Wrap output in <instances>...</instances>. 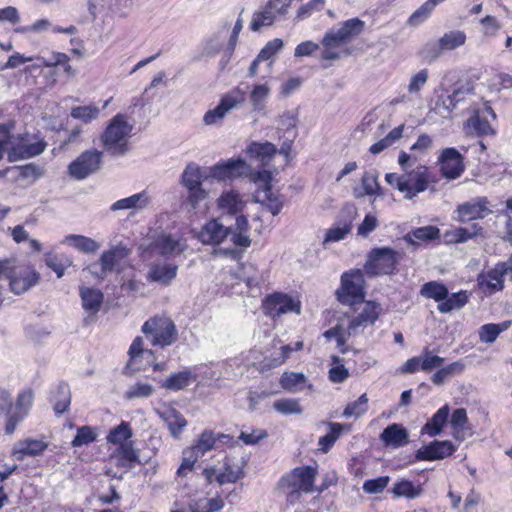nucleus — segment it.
I'll use <instances>...</instances> for the list:
<instances>
[{"instance_id": "f257e3e1", "label": "nucleus", "mask_w": 512, "mask_h": 512, "mask_svg": "<svg viewBox=\"0 0 512 512\" xmlns=\"http://www.w3.org/2000/svg\"><path fill=\"white\" fill-rule=\"evenodd\" d=\"M385 181L398 190L406 200H412L436 183L435 176L426 165H417L411 170H405L402 174L387 173Z\"/></svg>"}, {"instance_id": "f03ea898", "label": "nucleus", "mask_w": 512, "mask_h": 512, "mask_svg": "<svg viewBox=\"0 0 512 512\" xmlns=\"http://www.w3.org/2000/svg\"><path fill=\"white\" fill-rule=\"evenodd\" d=\"M133 127L126 114L118 113L113 116L100 135L103 149L113 156L124 155L129 150V138Z\"/></svg>"}, {"instance_id": "7ed1b4c3", "label": "nucleus", "mask_w": 512, "mask_h": 512, "mask_svg": "<svg viewBox=\"0 0 512 512\" xmlns=\"http://www.w3.org/2000/svg\"><path fill=\"white\" fill-rule=\"evenodd\" d=\"M364 27V21L359 18H351L342 22L338 28L328 30L322 40L321 58L324 60L340 58L339 48L360 35Z\"/></svg>"}, {"instance_id": "20e7f679", "label": "nucleus", "mask_w": 512, "mask_h": 512, "mask_svg": "<svg viewBox=\"0 0 512 512\" xmlns=\"http://www.w3.org/2000/svg\"><path fill=\"white\" fill-rule=\"evenodd\" d=\"M316 470L310 466L296 467L281 477L278 489L285 494L290 501L298 499L301 493H312Z\"/></svg>"}, {"instance_id": "39448f33", "label": "nucleus", "mask_w": 512, "mask_h": 512, "mask_svg": "<svg viewBox=\"0 0 512 512\" xmlns=\"http://www.w3.org/2000/svg\"><path fill=\"white\" fill-rule=\"evenodd\" d=\"M141 331L153 346H171L178 340V330L174 321L167 316H153L147 319Z\"/></svg>"}, {"instance_id": "423d86ee", "label": "nucleus", "mask_w": 512, "mask_h": 512, "mask_svg": "<svg viewBox=\"0 0 512 512\" xmlns=\"http://www.w3.org/2000/svg\"><path fill=\"white\" fill-rule=\"evenodd\" d=\"M339 302L353 305L364 299V277L361 270H351L341 276V286L336 291Z\"/></svg>"}, {"instance_id": "0eeeda50", "label": "nucleus", "mask_w": 512, "mask_h": 512, "mask_svg": "<svg viewBox=\"0 0 512 512\" xmlns=\"http://www.w3.org/2000/svg\"><path fill=\"white\" fill-rule=\"evenodd\" d=\"M293 0H269L262 10L253 14L250 22L252 31L271 26L276 20L287 15Z\"/></svg>"}, {"instance_id": "6e6552de", "label": "nucleus", "mask_w": 512, "mask_h": 512, "mask_svg": "<svg viewBox=\"0 0 512 512\" xmlns=\"http://www.w3.org/2000/svg\"><path fill=\"white\" fill-rule=\"evenodd\" d=\"M398 263V253L389 247L373 249L364 266L367 274L383 275L392 273Z\"/></svg>"}, {"instance_id": "1a4fd4ad", "label": "nucleus", "mask_w": 512, "mask_h": 512, "mask_svg": "<svg viewBox=\"0 0 512 512\" xmlns=\"http://www.w3.org/2000/svg\"><path fill=\"white\" fill-rule=\"evenodd\" d=\"M102 163V152L92 149L81 153L68 166L69 175L76 180H83L97 172Z\"/></svg>"}, {"instance_id": "9d476101", "label": "nucleus", "mask_w": 512, "mask_h": 512, "mask_svg": "<svg viewBox=\"0 0 512 512\" xmlns=\"http://www.w3.org/2000/svg\"><path fill=\"white\" fill-rule=\"evenodd\" d=\"M244 101L245 93L243 91L240 89L231 91L221 98L217 107L205 113L203 118L204 123L206 125L220 124L227 113L243 104Z\"/></svg>"}, {"instance_id": "9b49d317", "label": "nucleus", "mask_w": 512, "mask_h": 512, "mask_svg": "<svg viewBox=\"0 0 512 512\" xmlns=\"http://www.w3.org/2000/svg\"><path fill=\"white\" fill-rule=\"evenodd\" d=\"M490 202L486 197H475L459 204L454 211V219L460 223L484 219L492 213Z\"/></svg>"}, {"instance_id": "f8f14e48", "label": "nucleus", "mask_w": 512, "mask_h": 512, "mask_svg": "<svg viewBox=\"0 0 512 512\" xmlns=\"http://www.w3.org/2000/svg\"><path fill=\"white\" fill-rule=\"evenodd\" d=\"M34 399L31 389H26L18 394L16 404L10 405L6 414L5 432L13 434L18 423L28 414Z\"/></svg>"}, {"instance_id": "ddd939ff", "label": "nucleus", "mask_w": 512, "mask_h": 512, "mask_svg": "<svg viewBox=\"0 0 512 512\" xmlns=\"http://www.w3.org/2000/svg\"><path fill=\"white\" fill-rule=\"evenodd\" d=\"M250 172V165L241 158H230L227 161L212 166L209 170V177L226 181L240 177H247Z\"/></svg>"}, {"instance_id": "4468645a", "label": "nucleus", "mask_w": 512, "mask_h": 512, "mask_svg": "<svg viewBox=\"0 0 512 512\" xmlns=\"http://www.w3.org/2000/svg\"><path fill=\"white\" fill-rule=\"evenodd\" d=\"M8 142L7 156L10 162L37 156L45 149L43 141L29 142L28 139H15L6 135Z\"/></svg>"}, {"instance_id": "2eb2a0df", "label": "nucleus", "mask_w": 512, "mask_h": 512, "mask_svg": "<svg viewBox=\"0 0 512 512\" xmlns=\"http://www.w3.org/2000/svg\"><path fill=\"white\" fill-rule=\"evenodd\" d=\"M466 42V35L463 31L454 30L445 33L438 41V43H432L426 45L422 51V55L425 59L433 61L439 57L442 51L454 50Z\"/></svg>"}, {"instance_id": "dca6fc26", "label": "nucleus", "mask_w": 512, "mask_h": 512, "mask_svg": "<svg viewBox=\"0 0 512 512\" xmlns=\"http://www.w3.org/2000/svg\"><path fill=\"white\" fill-rule=\"evenodd\" d=\"M178 265L166 259L157 258L148 264L146 279L150 283L168 286L177 277Z\"/></svg>"}, {"instance_id": "f3484780", "label": "nucleus", "mask_w": 512, "mask_h": 512, "mask_svg": "<svg viewBox=\"0 0 512 512\" xmlns=\"http://www.w3.org/2000/svg\"><path fill=\"white\" fill-rule=\"evenodd\" d=\"M300 307V302L298 300L282 293L269 295L264 301L265 313L272 318L279 317L290 312L299 314Z\"/></svg>"}, {"instance_id": "a211bd4d", "label": "nucleus", "mask_w": 512, "mask_h": 512, "mask_svg": "<svg viewBox=\"0 0 512 512\" xmlns=\"http://www.w3.org/2000/svg\"><path fill=\"white\" fill-rule=\"evenodd\" d=\"M186 240L178 235L162 234L151 245V254L170 257L181 254L187 249Z\"/></svg>"}, {"instance_id": "6ab92c4d", "label": "nucleus", "mask_w": 512, "mask_h": 512, "mask_svg": "<svg viewBox=\"0 0 512 512\" xmlns=\"http://www.w3.org/2000/svg\"><path fill=\"white\" fill-rule=\"evenodd\" d=\"M39 279L40 275L33 267L19 264L9 280L10 289L16 295L23 294L35 286Z\"/></svg>"}, {"instance_id": "aec40b11", "label": "nucleus", "mask_w": 512, "mask_h": 512, "mask_svg": "<svg viewBox=\"0 0 512 512\" xmlns=\"http://www.w3.org/2000/svg\"><path fill=\"white\" fill-rule=\"evenodd\" d=\"M438 164L440 172L446 179H456L464 171L462 155L455 148H445L442 150Z\"/></svg>"}, {"instance_id": "412c9836", "label": "nucleus", "mask_w": 512, "mask_h": 512, "mask_svg": "<svg viewBox=\"0 0 512 512\" xmlns=\"http://www.w3.org/2000/svg\"><path fill=\"white\" fill-rule=\"evenodd\" d=\"M512 269L510 262L497 264L493 269L481 273L478 277L480 288L486 293H494L503 289L504 275Z\"/></svg>"}, {"instance_id": "4be33fe9", "label": "nucleus", "mask_w": 512, "mask_h": 512, "mask_svg": "<svg viewBox=\"0 0 512 512\" xmlns=\"http://www.w3.org/2000/svg\"><path fill=\"white\" fill-rule=\"evenodd\" d=\"M205 373L198 367H187L178 372L172 373L161 384L167 390L180 391L186 389L193 382H200Z\"/></svg>"}, {"instance_id": "5701e85b", "label": "nucleus", "mask_w": 512, "mask_h": 512, "mask_svg": "<svg viewBox=\"0 0 512 512\" xmlns=\"http://www.w3.org/2000/svg\"><path fill=\"white\" fill-rule=\"evenodd\" d=\"M48 443L41 439L23 438L14 443L10 456L14 461H23L26 457H36L44 453Z\"/></svg>"}, {"instance_id": "b1692460", "label": "nucleus", "mask_w": 512, "mask_h": 512, "mask_svg": "<svg viewBox=\"0 0 512 512\" xmlns=\"http://www.w3.org/2000/svg\"><path fill=\"white\" fill-rule=\"evenodd\" d=\"M380 313V307L375 302H367L362 310L348 322V333L357 335L366 327L373 325Z\"/></svg>"}, {"instance_id": "393cba45", "label": "nucleus", "mask_w": 512, "mask_h": 512, "mask_svg": "<svg viewBox=\"0 0 512 512\" xmlns=\"http://www.w3.org/2000/svg\"><path fill=\"white\" fill-rule=\"evenodd\" d=\"M230 234V229L216 219L208 221L198 234L199 241L204 245L217 246L223 243Z\"/></svg>"}, {"instance_id": "a878e982", "label": "nucleus", "mask_w": 512, "mask_h": 512, "mask_svg": "<svg viewBox=\"0 0 512 512\" xmlns=\"http://www.w3.org/2000/svg\"><path fill=\"white\" fill-rule=\"evenodd\" d=\"M130 253L131 251L128 248L121 245L105 251L100 257L102 271H120L125 265H127Z\"/></svg>"}, {"instance_id": "bb28decb", "label": "nucleus", "mask_w": 512, "mask_h": 512, "mask_svg": "<svg viewBox=\"0 0 512 512\" xmlns=\"http://www.w3.org/2000/svg\"><path fill=\"white\" fill-rule=\"evenodd\" d=\"M456 450L452 442L445 441H433L428 445L421 447L416 452V458L418 460L434 461L441 460L450 456Z\"/></svg>"}, {"instance_id": "cd10ccee", "label": "nucleus", "mask_w": 512, "mask_h": 512, "mask_svg": "<svg viewBox=\"0 0 512 512\" xmlns=\"http://www.w3.org/2000/svg\"><path fill=\"white\" fill-rule=\"evenodd\" d=\"M489 118L495 119L496 115L491 107L485 106L468 119L467 128L477 135H489L493 132Z\"/></svg>"}, {"instance_id": "c85d7f7f", "label": "nucleus", "mask_w": 512, "mask_h": 512, "mask_svg": "<svg viewBox=\"0 0 512 512\" xmlns=\"http://www.w3.org/2000/svg\"><path fill=\"white\" fill-rule=\"evenodd\" d=\"M394 499L405 498L408 500L417 499L422 496L424 489L421 483L413 482L405 478L394 482L391 489L388 490Z\"/></svg>"}, {"instance_id": "c756f323", "label": "nucleus", "mask_w": 512, "mask_h": 512, "mask_svg": "<svg viewBox=\"0 0 512 512\" xmlns=\"http://www.w3.org/2000/svg\"><path fill=\"white\" fill-rule=\"evenodd\" d=\"M151 203V197L146 190H143L139 193L133 194L129 197L122 198L114 202L110 210L118 211V210H134L141 211L146 209Z\"/></svg>"}, {"instance_id": "7c9ffc66", "label": "nucleus", "mask_w": 512, "mask_h": 512, "mask_svg": "<svg viewBox=\"0 0 512 512\" xmlns=\"http://www.w3.org/2000/svg\"><path fill=\"white\" fill-rule=\"evenodd\" d=\"M217 206L222 212L233 215L245 208L246 201L239 192L230 189L220 195L217 200Z\"/></svg>"}, {"instance_id": "2f4dec72", "label": "nucleus", "mask_w": 512, "mask_h": 512, "mask_svg": "<svg viewBox=\"0 0 512 512\" xmlns=\"http://www.w3.org/2000/svg\"><path fill=\"white\" fill-rule=\"evenodd\" d=\"M138 457L133 443H129L116 447L110 455V461L117 467L130 469L138 462Z\"/></svg>"}, {"instance_id": "473e14b6", "label": "nucleus", "mask_w": 512, "mask_h": 512, "mask_svg": "<svg viewBox=\"0 0 512 512\" xmlns=\"http://www.w3.org/2000/svg\"><path fill=\"white\" fill-rule=\"evenodd\" d=\"M257 203L263 205L272 215H278L283 208L284 198L278 192L269 189H257L254 194Z\"/></svg>"}, {"instance_id": "72a5a7b5", "label": "nucleus", "mask_w": 512, "mask_h": 512, "mask_svg": "<svg viewBox=\"0 0 512 512\" xmlns=\"http://www.w3.org/2000/svg\"><path fill=\"white\" fill-rule=\"evenodd\" d=\"M229 229V237L235 247L247 248L251 245V239L249 236L250 225L245 216H238L236 218L234 228Z\"/></svg>"}, {"instance_id": "f704fd0d", "label": "nucleus", "mask_w": 512, "mask_h": 512, "mask_svg": "<svg viewBox=\"0 0 512 512\" xmlns=\"http://www.w3.org/2000/svg\"><path fill=\"white\" fill-rule=\"evenodd\" d=\"M244 477V465L240 461L225 459L223 470L219 471L216 481L220 484L235 483Z\"/></svg>"}, {"instance_id": "c9c22d12", "label": "nucleus", "mask_w": 512, "mask_h": 512, "mask_svg": "<svg viewBox=\"0 0 512 512\" xmlns=\"http://www.w3.org/2000/svg\"><path fill=\"white\" fill-rule=\"evenodd\" d=\"M380 439L386 446L401 447L408 442V432L400 424L394 423L383 430Z\"/></svg>"}, {"instance_id": "e433bc0d", "label": "nucleus", "mask_w": 512, "mask_h": 512, "mask_svg": "<svg viewBox=\"0 0 512 512\" xmlns=\"http://www.w3.org/2000/svg\"><path fill=\"white\" fill-rule=\"evenodd\" d=\"M246 152L250 159L259 161L262 166H266L274 157L276 148L270 142H253L247 147Z\"/></svg>"}, {"instance_id": "4c0bfd02", "label": "nucleus", "mask_w": 512, "mask_h": 512, "mask_svg": "<svg viewBox=\"0 0 512 512\" xmlns=\"http://www.w3.org/2000/svg\"><path fill=\"white\" fill-rule=\"evenodd\" d=\"M464 370L465 363L462 360L454 361L445 367L441 366L431 376V382L436 386H441L451 377L462 374Z\"/></svg>"}, {"instance_id": "58836bf2", "label": "nucleus", "mask_w": 512, "mask_h": 512, "mask_svg": "<svg viewBox=\"0 0 512 512\" xmlns=\"http://www.w3.org/2000/svg\"><path fill=\"white\" fill-rule=\"evenodd\" d=\"M80 297L82 307L90 313L98 312L104 299L103 293L99 289L90 287H81Z\"/></svg>"}, {"instance_id": "ea45409f", "label": "nucleus", "mask_w": 512, "mask_h": 512, "mask_svg": "<svg viewBox=\"0 0 512 512\" xmlns=\"http://www.w3.org/2000/svg\"><path fill=\"white\" fill-rule=\"evenodd\" d=\"M63 243L68 244L80 252L87 254L94 253L100 248V244L94 239L77 234L67 235L64 238Z\"/></svg>"}, {"instance_id": "a19ab883", "label": "nucleus", "mask_w": 512, "mask_h": 512, "mask_svg": "<svg viewBox=\"0 0 512 512\" xmlns=\"http://www.w3.org/2000/svg\"><path fill=\"white\" fill-rule=\"evenodd\" d=\"M54 411L62 414L68 410L71 402V392L68 384L60 383L52 393Z\"/></svg>"}, {"instance_id": "79ce46f5", "label": "nucleus", "mask_w": 512, "mask_h": 512, "mask_svg": "<svg viewBox=\"0 0 512 512\" xmlns=\"http://www.w3.org/2000/svg\"><path fill=\"white\" fill-rule=\"evenodd\" d=\"M132 435L133 433L129 423L121 422V424L110 430L106 439L109 444H113L118 447L124 444L133 443L131 441Z\"/></svg>"}, {"instance_id": "37998d69", "label": "nucleus", "mask_w": 512, "mask_h": 512, "mask_svg": "<svg viewBox=\"0 0 512 512\" xmlns=\"http://www.w3.org/2000/svg\"><path fill=\"white\" fill-rule=\"evenodd\" d=\"M510 326L511 321L482 325L478 331L479 339L483 343H493L500 333L506 331Z\"/></svg>"}, {"instance_id": "c03bdc74", "label": "nucleus", "mask_w": 512, "mask_h": 512, "mask_svg": "<svg viewBox=\"0 0 512 512\" xmlns=\"http://www.w3.org/2000/svg\"><path fill=\"white\" fill-rule=\"evenodd\" d=\"M449 407L448 405H444L441 407L431 418L429 422H427L423 428V430L429 436H436L441 433L443 426L446 424L449 416Z\"/></svg>"}, {"instance_id": "a18cd8bd", "label": "nucleus", "mask_w": 512, "mask_h": 512, "mask_svg": "<svg viewBox=\"0 0 512 512\" xmlns=\"http://www.w3.org/2000/svg\"><path fill=\"white\" fill-rule=\"evenodd\" d=\"M469 296L466 291H459L447 295V298L438 304L437 309L440 313H449L452 310L461 309L468 302Z\"/></svg>"}, {"instance_id": "49530a36", "label": "nucleus", "mask_w": 512, "mask_h": 512, "mask_svg": "<svg viewBox=\"0 0 512 512\" xmlns=\"http://www.w3.org/2000/svg\"><path fill=\"white\" fill-rule=\"evenodd\" d=\"M420 294L424 298L433 299L440 304L447 298L448 288L440 282L430 281L422 285Z\"/></svg>"}, {"instance_id": "de8ad7c7", "label": "nucleus", "mask_w": 512, "mask_h": 512, "mask_svg": "<svg viewBox=\"0 0 512 512\" xmlns=\"http://www.w3.org/2000/svg\"><path fill=\"white\" fill-rule=\"evenodd\" d=\"M101 109L94 103L84 106H76L71 109L70 115L73 119L80 120L88 124L97 120L100 116Z\"/></svg>"}, {"instance_id": "09e8293b", "label": "nucleus", "mask_w": 512, "mask_h": 512, "mask_svg": "<svg viewBox=\"0 0 512 512\" xmlns=\"http://www.w3.org/2000/svg\"><path fill=\"white\" fill-rule=\"evenodd\" d=\"M192 512H217L224 507V501L220 497L199 498L189 504Z\"/></svg>"}, {"instance_id": "8fccbe9b", "label": "nucleus", "mask_w": 512, "mask_h": 512, "mask_svg": "<svg viewBox=\"0 0 512 512\" xmlns=\"http://www.w3.org/2000/svg\"><path fill=\"white\" fill-rule=\"evenodd\" d=\"M216 442L214 433L211 430H204L195 444L189 448L197 457H202L206 452L213 449Z\"/></svg>"}, {"instance_id": "3c124183", "label": "nucleus", "mask_w": 512, "mask_h": 512, "mask_svg": "<svg viewBox=\"0 0 512 512\" xmlns=\"http://www.w3.org/2000/svg\"><path fill=\"white\" fill-rule=\"evenodd\" d=\"M45 264L53 270L58 278H61L65 270L72 265V261L64 254L54 255L52 253L45 254Z\"/></svg>"}, {"instance_id": "603ef678", "label": "nucleus", "mask_w": 512, "mask_h": 512, "mask_svg": "<svg viewBox=\"0 0 512 512\" xmlns=\"http://www.w3.org/2000/svg\"><path fill=\"white\" fill-rule=\"evenodd\" d=\"M283 389L290 392L302 391L306 385V377L303 373H284L280 379Z\"/></svg>"}, {"instance_id": "864d4df0", "label": "nucleus", "mask_w": 512, "mask_h": 512, "mask_svg": "<svg viewBox=\"0 0 512 512\" xmlns=\"http://www.w3.org/2000/svg\"><path fill=\"white\" fill-rule=\"evenodd\" d=\"M201 171L198 165L190 163L184 169L181 182L186 189L201 187Z\"/></svg>"}, {"instance_id": "5fc2aeb1", "label": "nucleus", "mask_w": 512, "mask_h": 512, "mask_svg": "<svg viewBox=\"0 0 512 512\" xmlns=\"http://www.w3.org/2000/svg\"><path fill=\"white\" fill-rule=\"evenodd\" d=\"M171 435L178 438L183 429L187 426L186 419L177 411L170 410L165 413L164 418Z\"/></svg>"}, {"instance_id": "6e6d98bb", "label": "nucleus", "mask_w": 512, "mask_h": 512, "mask_svg": "<svg viewBox=\"0 0 512 512\" xmlns=\"http://www.w3.org/2000/svg\"><path fill=\"white\" fill-rule=\"evenodd\" d=\"M377 174L374 172H365L362 176L361 183L363 192L358 189H354V196L356 198L363 197L365 195H375L379 191V184L377 181Z\"/></svg>"}, {"instance_id": "4d7b16f0", "label": "nucleus", "mask_w": 512, "mask_h": 512, "mask_svg": "<svg viewBox=\"0 0 512 512\" xmlns=\"http://www.w3.org/2000/svg\"><path fill=\"white\" fill-rule=\"evenodd\" d=\"M270 91L271 89L267 84H258L253 87L250 93V101L255 111L264 109Z\"/></svg>"}, {"instance_id": "13d9d810", "label": "nucleus", "mask_w": 512, "mask_h": 512, "mask_svg": "<svg viewBox=\"0 0 512 512\" xmlns=\"http://www.w3.org/2000/svg\"><path fill=\"white\" fill-rule=\"evenodd\" d=\"M468 421L467 412L464 408L454 410L451 416V426L453 429V436L456 439H463L465 436V428Z\"/></svg>"}, {"instance_id": "bf43d9fd", "label": "nucleus", "mask_w": 512, "mask_h": 512, "mask_svg": "<svg viewBox=\"0 0 512 512\" xmlns=\"http://www.w3.org/2000/svg\"><path fill=\"white\" fill-rule=\"evenodd\" d=\"M154 392V387L146 382H136L130 385L125 391V398L127 400L148 398Z\"/></svg>"}, {"instance_id": "052dcab7", "label": "nucleus", "mask_w": 512, "mask_h": 512, "mask_svg": "<svg viewBox=\"0 0 512 512\" xmlns=\"http://www.w3.org/2000/svg\"><path fill=\"white\" fill-rule=\"evenodd\" d=\"M273 408L280 414L283 415H300L303 412V408L297 399H279L273 403Z\"/></svg>"}, {"instance_id": "680f3d73", "label": "nucleus", "mask_w": 512, "mask_h": 512, "mask_svg": "<svg viewBox=\"0 0 512 512\" xmlns=\"http://www.w3.org/2000/svg\"><path fill=\"white\" fill-rule=\"evenodd\" d=\"M351 230H352V222L351 221L337 224L327 230L326 235L323 240V244L341 241L351 232Z\"/></svg>"}, {"instance_id": "e2e57ef3", "label": "nucleus", "mask_w": 512, "mask_h": 512, "mask_svg": "<svg viewBox=\"0 0 512 512\" xmlns=\"http://www.w3.org/2000/svg\"><path fill=\"white\" fill-rule=\"evenodd\" d=\"M440 235V230L436 226H424L414 229L411 233L405 236V240L408 242H413L412 239L421 240V241H429L438 238Z\"/></svg>"}, {"instance_id": "0e129e2a", "label": "nucleus", "mask_w": 512, "mask_h": 512, "mask_svg": "<svg viewBox=\"0 0 512 512\" xmlns=\"http://www.w3.org/2000/svg\"><path fill=\"white\" fill-rule=\"evenodd\" d=\"M331 368L329 369V379L333 383H342L349 377V371L345 368L343 360L339 356H331Z\"/></svg>"}, {"instance_id": "69168bd1", "label": "nucleus", "mask_w": 512, "mask_h": 512, "mask_svg": "<svg viewBox=\"0 0 512 512\" xmlns=\"http://www.w3.org/2000/svg\"><path fill=\"white\" fill-rule=\"evenodd\" d=\"M239 279L246 283L250 288L259 287L262 279L256 267L251 263L242 264L240 268Z\"/></svg>"}, {"instance_id": "338daca9", "label": "nucleus", "mask_w": 512, "mask_h": 512, "mask_svg": "<svg viewBox=\"0 0 512 512\" xmlns=\"http://www.w3.org/2000/svg\"><path fill=\"white\" fill-rule=\"evenodd\" d=\"M330 432L321 436L318 440V446L323 452H328L340 436L344 426L339 423H329Z\"/></svg>"}, {"instance_id": "774afa93", "label": "nucleus", "mask_w": 512, "mask_h": 512, "mask_svg": "<svg viewBox=\"0 0 512 512\" xmlns=\"http://www.w3.org/2000/svg\"><path fill=\"white\" fill-rule=\"evenodd\" d=\"M97 438L96 431L90 426H82L77 429V433L71 442L73 447H81L93 443Z\"/></svg>"}]
</instances>
